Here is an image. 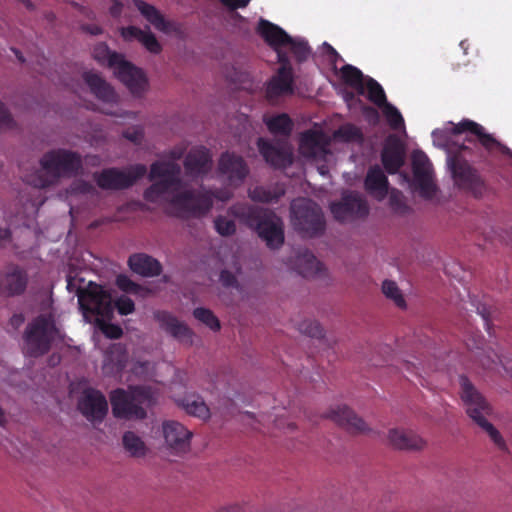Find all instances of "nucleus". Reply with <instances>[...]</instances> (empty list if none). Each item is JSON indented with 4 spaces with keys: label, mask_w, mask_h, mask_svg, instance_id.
<instances>
[{
    "label": "nucleus",
    "mask_w": 512,
    "mask_h": 512,
    "mask_svg": "<svg viewBox=\"0 0 512 512\" xmlns=\"http://www.w3.org/2000/svg\"><path fill=\"white\" fill-rule=\"evenodd\" d=\"M434 142L447 146V165L455 184L480 197L484 181L471 163H487L500 153L512 158V150L488 133L481 124L464 118L459 123L448 122L445 129L432 132Z\"/></svg>",
    "instance_id": "1"
},
{
    "label": "nucleus",
    "mask_w": 512,
    "mask_h": 512,
    "mask_svg": "<svg viewBox=\"0 0 512 512\" xmlns=\"http://www.w3.org/2000/svg\"><path fill=\"white\" fill-rule=\"evenodd\" d=\"M227 213L256 231L269 248H279L284 243L282 220L272 210L247 203H236L228 208Z\"/></svg>",
    "instance_id": "2"
},
{
    "label": "nucleus",
    "mask_w": 512,
    "mask_h": 512,
    "mask_svg": "<svg viewBox=\"0 0 512 512\" xmlns=\"http://www.w3.org/2000/svg\"><path fill=\"white\" fill-rule=\"evenodd\" d=\"M41 170L26 177V182L36 188H46L55 184L63 176H74L82 168V158L77 152L66 149L52 150L40 160Z\"/></svg>",
    "instance_id": "3"
},
{
    "label": "nucleus",
    "mask_w": 512,
    "mask_h": 512,
    "mask_svg": "<svg viewBox=\"0 0 512 512\" xmlns=\"http://www.w3.org/2000/svg\"><path fill=\"white\" fill-rule=\"evenodd\" d=\"M93 57L100 65L112 69L134 96H141L147 90L148 79L143 70L125 60L122 54L111 51L106 43L94 46Z\"/></svg>",
    "instance_id": "4"
},
{
    "label": "nucleus",
    "mask_w": 512,
    "mask_h": 512,
    "mask_svg": "<svg viewBox=\"0 0 512 512\" xmlns=\"http://www.w3.org/2000/svg\"><path fill=\"white\" fill-rule=\"evenodd\" d=\"M461 398L466 406L469 417L485 430L491 440L500 448L505 446L499 431L486 419L491 413V407L485 398L475 389L466 376L460 377Z\"/></svg>",
    "instance_id": "5"
},
{
    "label": "nucleus",
    "mask_w": 512,
    "mask_h": 512,
    "mask_svg": "<svg viewBox=\"0 0 512 512\" xmlns=\"http://www.w3.org/2000/svg\"><path fill=\"white\" fill-rule=\"evenodd\" d=\"M181 167L178 163L155 161L150 166L149 179L159 181L150 185L143 194L147 202L159 203L166 195L177 191L181 185Z\"/></svg>",
    "instance_id": "6"
},
{
    "label": "nucleus",
    "mask_w": 512,
    "mask_h": 512,
    "mask_svg": "<svg viewBox=\"0 0 512 512\" xmlns=\"http://www.w3.org/2000/svg\"><path fill=\"white\" fill-rule=\"evenodd\" d=\"M291 222L304 237H316L324 233L326 221L321 207L311 199L299 198L291 203Z\"/></svg>",
    "instance_id": "7"
},
{
    "label": "nucleus",
    "mask_w": 512,
    "mask_h": 512,
    "mask_svg": "<svg viewBox=\"0 0 512 512\" xmlns=\"http://www.w3.org/2000/svg\"><path fill=\"white\" fill-rule=\"evenodd\" d=\"M58 333L51 313L38 315L29 323L24 333L28 354L39 357L48 353Z\"/></svg>",
    "instance_id": "8"
},
{
    "label": "nucleus",
    "mask_w": 512,
    "mask_h": 512,
    "mask_svg": "<svg viewBox=\"0 0 512 512\" xmlns=\"http://www.w3.org/2000/svg\"><path fill=\"white\" fill-rule=\"evenodd\" d=\"M231 197L230 192L205 191L195 193L192 190L175 193L169 203L181 214L199 216L207 213L213 206V198L225 201Z\"/></svg>",
    "instance_id": "9"
},
{
    "label": "nucleus",
    "mask_w": 512,
    "mask_h": 512,
    "mask_svg": "<svg viewBox=\"0 0 512 512\" xmlns=\"http://www.w3.org/2000/svg\"><path fill=\"white\" fill-rule=\"evenodd\" d=\"M149 399V393L142 387H136L131 392L116 389L110 394L113 415L121 419H144L146 410L143 402Z\"/></svg>",
    "instance_id": "10"
},
{
    "label": "nucleus",
    "mask_w": 512,
    "mask_h": 512,
    "mask_svg": "<svg viewBox=\"0 0 512 512\" xmlns=\"http://www.w3.org/2000/svg\"><path fill=\"white\" fill-rule=\"evenodd\" d=\"M77 296L84 314L95 315L102 319H110L113 316L111 295L102 286L89 282L86 288L78 289Z\"/></svg>",
    "instance_id": "11"
},
{
    "label": "nucleus",
    "mask_w": 512,
    "mask_h": 512,
    "mask_svg": "<svg viewBox=\"0 0 512 512\" xmlns=\"http://www.w3.org/2000/svg\"><path fill=\"white\" fill-rule=\"evenodd\" d=\"M147 172L144 164H135L123 171L118 168H106L100 173H95L97 185L104 190H124L130 188Z\"/></svg>",
    "instance_id": "12"
},
{
    "label": "nucleus",
    "mask_w": 512,
    "mask_h": 512,
    "mask_svg": "<svg viewBox=\"0 0 512 512\" xmlns=\"http://www.w3.org/2000/svg\"><path fill=\"white\" fill-rule=\"evenodd\" d=\"M412 172L415 189L424 199H432L437 191L433 182L432 165L427 155L421 151L412 155Z\"/></svg>",
    "instance_id": "13"
},
{
    "label": "nucleus",
    "mask_w": 512,
    "mask_h": 512,
    "mask_svg": "<svg viewBox=\"0 0 512 512\" xmlns=\"http://www.w3.org/2000/svg\"><path fill=\"white\" fill-rule=\"evenodd\" d=\"M330 209L334 218L341 222L365 218L369 214L367 201L356 192L343 195L341 201L331 204Z\"/></svg>",
    "instance_id": "14"
},
{
    "label": "nucleus",
    "mask_w": 512,
    "mask_h": 512,
    "mask_svg": "<svg viewBox=\"0 0 512 512\" xmlns=\"http://www.w3.org/2000/svg\"><path fill=\"white\" fill-rule=\"evenodd\" d=\"M257 147L265 161L273 168L284 169L293 162V153L287 141L257 140Z\"/></svg>",
    "instance_id": "15"
},
{
    "label": "nucleus",
    "mask_w": 512,
    "mask_h": 512,
    "mask_svg": "<svg viewBox=\"0 0 512 512\" xmlns=\"http://www.w3.org/2000/svg\"><path fill=\"white\" fill-rule=\"evenodd\" d=\"M183 165L188 177L203 178L212 170V154L205 146H194L186 154Z\"/></svg>",
    "instance_id": "16"
},
{
    "label": "nucleus",
    "mask_w": 512,
    "mask_h": 512,
    "mask_svg": "<svg viewBox=\"0 0 512 512\" xmlns=\"http://www.w3.org/2000/svg\"><path fill=\"white\" fill-rule=\"evenodd\" d=\"M219 173L225 176L231 186H240L249 174V168L242 156L231 152L221 154L218 163Z\"/></svg>",
    "instance_id": "17"
},
{
    "label": "nucleus",
    "mask_w": 512,
    "mask_h": 512,
    "mask_svg": "<svg viewBox=\"0 0 512 512\" xmlns=\"http://www.w3.org/2000/svg\"><path fill=\"white\" fill-rule=\"evenodd\" d=\"M78 408L88 420L102 421L108 412V403L100 391L88 388L84 390Z\"/></svg>",
    "instance_id": "18"
},
{
    "label": "nucleus",
    "mask_w": 512,
    "mask_h": 512,
    "mask_svg": "<svg viewBox=\"0 0 512 512\" xmlns=\"http://www.w3.org/2000/svg\"><path fill=\"white\" fill-rule=\"evenodd\" d=\"M28 284L27 272L18 265H9L0 273V294L6 297L21 295Z\"/></svg>",
    "instance_id": "19"
},
{
    "label": "nucleus",
    "mask_w": 512,
    "mask_h": 512,
    "mask_svg": "<svg viewBox=\"0 0 512 512\" xmlns=\"http://www.w3.org/2000/svg\"><path fill=\"white\" fill-rule=\"evenodd\" d=\"M381 162L385 171L396 174L405 163V146L395 135H389L381 151Z\"/></svg>",
    "instance_id": "20"
},
{
    "label": "nucleus",
    "mask_w": 512,
    "mask_h": 512,
    "mask_svg": "<svg viewBox=\"0 0 512 512\" xmlns=\"http://www.w3.org/2000/svg\"><path fill=\"white\" fill-rule=\"evenodd\" d=\"M329 140L321 130H307L299 139V151L307 158H316L328 152Z\"/></svg>",
    "instance_id": "21"
},
{
    "label": "nucleus",
    "mask_w": 512,
    "mask_h": 512,
    "mask_svg": "<svg viewBox=\"0 0 512 512\" xmlns=\"http://www.w3.org/2000/svg\"><path fill=\"white\" fill-rule=\"evenodd\" d=\"M155 320L167 334L181 342L192 343L193 331L177 317L167 311H156Z\"/></svg>",
    "instance_id": "22"
},
{
    "label": "nucleus",
    "mask_w": 512,
    "mask_h": 512,
    "mask_svg": "<svg viewBox=\"0 0 512 512\" xmlns=\"http://www.w3.org/2000/svg\"><path fill=\"white\" fill-rule=\"evenodd\" d=\"M163 435L167 446L176 453L186 452L190 448L192 433L179 422H164Z\"/></svg>",
    "instance_id": "23"
},
{
    "label": "nucleus",
    "mask_w": 512,
    "mask_h": 512,
    "mask_svg": "<svg viewBox=\"0 0 512 512\" xmlns=\"http://www.w3.org/2000/svg\"><path fill=\"white\" fill-rule=\"evenodd\" d=\"M337 425L343 427L349 433L358 434L367 431V424L358 417L349 407L337 406L331 409L327 415Z\"/></svg>",
    "instance_id": "24"
},
{
    "label": "nucleus",
    "mask_w": 512,
    "mask_h": 512,
    "mask_svg": "<svg viewBox=\"0 0 512 512\" xmlns=\"http://www.w3.org/2000/svg\"><path fill=\"white\" fill-rule=\"evenodd\" d=\"M133 3L140 14L158 31L168 34L178 30L177 24L167 20L155 6L143 0H133Z\"/></svg>",
    "instance_id": "25"
},
{
    "label": "nucleus",
    "mask_w": 512,
    "mask_h": 512,
    "mask_svg": "<svg viewBox=\"0 0 512 512\" xmlns=\"http://www.w3.org/2000/svg\"><path fill=\"white\" fill-rule=\"evenodd\" d=\"M390 445L398 450L419 451L426 446V441L412 430L395 428L388 434Z\"/></svg>",
    "instance_id": "26"
},
{
    "label": "nucleus",
    "mask_w": 512,
    "mask_h": 512,
    "mask_svg": "<svg viewBox=\"0 0 512 512\" xmlns=\"http://www.w3.org/2000/svg\"><path fill=\"white\" fill-rule=\"evenodd\" d=\"M92 94L105 103H116L118 95L113 87L101 75L94 71H86L82 75Z\"/></svg>",
    "instance_id": "27"
},
{
    "label": "nucleus",
    "mask_w": 512,
    "mask_h": 512,
    "mask_svg": "<svg viewBox=\"0 0 512 512\" xmlns=\"http://www.w3.org/2000/svg\"><path fill=\"white\" fill-rule=\"evenodd\" d=\"M364 188L369 195L381 201L386 198L389 190V181L378 165L371 166L364 180Z\"/></svg>",
    "instance_id": "28"
},
{
    "label": "nucleus",
    "mask_w": 512,
    "mask_h": 512,
    "mask_svg": "<svg viewBox=\"0 0 512 512\" xmlns=\"http://www.w3.org/2000/svg\"><path fill=\"white\" fill-rule=\"evenodd\" d=\"M129 268L143 277H156L162 273L161 263L146 253H135L128 258Z\"/></svg>",
    "instance_id": "29"
},
{
    "label": "nucleus",
    "mask_w": 512,
    "mask_h": 512,
    "mask_svg": "<svg viewBox=\"0 0 512 512\" xmlns=\"http://www.w3.org/2000/svg\"><path fill=\"white\" fill-rule=\"evenodd\" d=\"M257 32L275 50L287 46V43L292 41V37L281 27L265 19L259 21Z\"/></svg>",
    "instance_id": "30"
},
{
    "label": "nucleus",
    "mask_w": 512,
    "mask_h": 512,
    "mask_svg": "<svg viewBox=\"0 0 512 512\" xmlns=\"http://www.w3.org/2000/svg\"><path fill=\"white\" fill-rule=\"evenodd\" d=\"M293 92V73L288 72L287 68L279 67L277 74L268 82L266 96L272 100L281 95Z\"/></svg>",
    "instance_id": "31"
},
{
    "label": "nucleus",
    "mask_w": 512,
    "mask_h": 512,
    "mask_svg": "<svg viewBox=\"0 0 512 512\" xmlns=\"http://www.w3.org/2000/svg\"><path fill=\"white\" fill-rule=\"evenodd\" d=\"M296 267L299 274L305 278L318 277L324 272L323 264L318 261L315 255L308 249H303L298 252Z\"/></svg>",
    "instance_id": "32"
},
{
    "label": "nucleus",
    "mask_w": 512,
    "mask_h": 512,
    "mask_svg": "<svg viewBox=\"0 0 512 512\" xmlns=\"http://www.w3.org/2000/svg\"><path fill=\"white\" fill-rule=\"evenodd\" d=\"M284 194V188L279 185L273 187L256 186L248 192L252 201L261 203L277 202Z\"/></svg>",
    "instance_id": "33"
},
{
    "label": "nucleus",
    "mask_w": 512,
    "mask_h": 512,
    "mask_svg": "<svg viewBox=\"0 0 512 512\" xmlns=\"http://www.w3.org/2000/svg\"><path fill=\"white\" fill-rule=\"evenodd\" d=\"M341 78L348 86L354 88L358 94H365V81L366 77L363 75L362 71L357 67L352 66L350 64H345L341 70Z\"/></svg>",
    "instance_id": "34"
},
{
    "label": "nucleus",
    "mask_w": 512,
    "mask_h": 512,
    "mask_svg": "<svg viewBox=\"0 0 512 512\" xmlns=\"http://www.w3.org/2000/svg\"><path fill=\"white\" fill-rule=\"evenodd\" d=\"M122 444L125 451L134 458H141L147 454V447L144 441L136 433L127 431L123 434Z\"/></svg>",
    "instance_id": "35"
},
{
    "label": "nucleus",
    "mask_w": 512,
    "mask_h": 512,
    "mask_svg": "<svg viewBox=\"0 0 512 512\" xmlns=\"http://www.w3.org/2000/svg\"><path fill=\"white\" fill-rule=\"evenodd\" d=\"M265 123L268 130L275 135L288 137L293 129V122L285 113L270 117Z\"/></svg>",
    "instance_id": "36"
},
{
    "label": "nucleus",
    "mask_w": 512,
    "mask_h": 512,
    "mask_svg": "<svg viewBox=\"0 0 512 512\" xmlns=\"http://www.w3.org/2000/svg\"><path fill=\"white\" fill-rule=\"evenodd\" d=\"M364 85L365 93L367 92V98L370 102L379 108L388 102L383 87L375 79L367 76Z\"/></svg>",
    "instance_id": "37"
},
{
    "label": "nucleus",
    "mask_w": 512,
    "mask_h": 512,
    "mask_svg": "<svg viewBox=\"0 0 512 512\" xmlns=\"http://www.w3.org/2000/svg\"><path fill=\"white\" fill-rule=\"evenodd\" d=\"M181 405L190 415L203 419L209 416V409L200 397L186 396L182 399Z\"/></svg>",
    "instance_id": "38"
},
{
    "label": "nucleus",
    "mask_w": 512,
    "mask_h": 512,
    "mask_svg": "<svg viewBox=\"0 0 512 512\" xmlns=\"http://www.w3.org/2000/svg\"><path fill=\"white\" fill-rule=\"evenodd\" d=\"M380 108L382 109L383 115L385 116L389 126L393 130H399L400 128L404 127V118L395 106L387 102Z\"/></svg>",
    "instance_id": "39"
},
{
    "label": "nucleus",
    "mask_w": 512,
    "mask_h": 512,
    "mask_svg": "<svg viewBox=\"0 0 512 512\" xmlns=\"http://www.w3.org/2000/svg\"><path fill=\"white\" fill-rule=\"evenodd\" d=\"M193 316L213 331H218L221 328L219 319L210 309L198 307L194 309Z\"/></svg>",
    "instance_id": "40"
},
{
    "label": "nucleus",
    "mask_w": 512,
    "mask_h": 512,
    "mask_svg": "<svg viewBox=\"0 0 512 512\" xmlns=\"http://www.w3.org/2000/svg\"><path fill=\"white\" fill-rule=\"evenodd\" d=\"M106 358L108 361L113 362L117 368H123L127 360L126 347L120 343L113 344L106 352Z\"/></svg>",
    "instance_id": "41"
},
{
    "label": "nucleus",
    "mask_w": 512,
    "mask_h": 512,
    "mask_svg": "<svg viewBox=\"0 0 512 512\" xmlns=\"http://www.w3.org/2000/svg\"><path fill=\"white\" fill-rule=\"evenodd\" d=\"M382 292L383 294L394 301V303L400 307V308H404L405 307V300L397 286V284L394 282V281H391V280H385L383 283H382Z\"/></svg>",
    "instance_id": "42"
},
{
    "label": "nucleus",
    "mask_w": 512,
    "mask_h": 512,
    "mask_svg": "<svg viewBox=\"0 0 512 512\" xmlns=\"http://www.w3.org/2000/svg\"><path fill=\"white\" fill-rule=\"evenodd\" d=\"M298 330L312 338H322L324 336V330L319 322L315 320H304L299 326Z\"/></svg>",
    "instance_id": "43"
},
{
    "label": "nucleus",
    "mask_w": 512,
    "mask_h": 512,
    "mask_svg": "<svg viewBox=\"0 0 512 512\" xmlns=\"http://www.w3.org/2000/svg\"><path fill=\"white\" fill-rule=\"evenodd\" d=\"M214 226L221 236H231L236 232L235 222L226 216H217L214 220Z\"/></svg>",
    "instance_id": "44"
},
{
    "label": "nucleus",
    "mask_w": 512,
    "mask_h": 512,
    "mask_svg": "<svg viewBox=\"0 0 512 512\" xmlns=\"http://www.w3.org/2000/svg\"><path fill=\"white\" fill-rule=\"evenodd\" d=\"M116 285L120 290L131 294H141L143 287L133 282L127 275L120 274L116 278Z\"/></svg>",
    "instance_id": "45"
},
{
    "label": "nucleus",
    "mask_w": 512,
    "mask_h": 512,
    "mask_svg": "<svg viewBox=\"0 0 512 512\" xmlns=\"http://www.w3.org/2000/svg\"><path fill=\"white\" fill-rule=\"evenodd\" d=\"M287 46L290 47L291 52L299 62L305 61L310 54L308 44L304 41H297L292 38V41L287 43Z\"/></svg>",
    "instance_id": "46"
},
{
    "label": "nucleus",
    "mask_w": 512,
    "mask_h": 512,
    "mask_svg": "<svg viewBox=\"0 0 512 512\" xmlns=\"http://www.w3.org/2000/svg\"><path fill=\"white\" fill-rule=\"evenodd\" d=\"M140 43L153 54H159L162 51V46L157 40L156 36L149 30L144 31Z\"/></svg>",
    "instance_id": "47"
},
{
    "label": "nucleus",
    "mask_w": 512,
    "mask_h": 512,
    "mask_svg": "<svg viewBox=\"0 0 512 512\" xmlns=\"http://www.w3.org/2000/svg\"><path fill=\"white\" fill-rule=\"evenodd\" d=\"M114 307L117 309L120 315H129L135 310V304L133 300L125 295H122L115 300L113 308Z\"/></svg>",
    "instance_id": "48"
},
{
    "label": "nucleus",
    "mask_w": 512,
    "mask_h": 512,
    "mask_svg": "<svg viewBox=\"0 0 512 512\" xmlns=\"http://www.w3.org/2000/svg\"><path fill=\"white\" fill-rule=\"evenodd\" d=\"M102 333L110 339H119L123 335L122 328L113 323L98 322Z\"/></svg>",
    "instance_id": "49"
},
{
    "label": "nucleus",
    "mask_w": 512,
    "mask_h": 512,
    "mask_svg": "<svg viewBox=\"0 0 512 512\" xmlns=\"http://www.w3.org/2000/svg\"><path fill=\"white\" fill-rule=\"evenodd\" d=\"M14 126V119L12 118L5 105L0 101V131L13 129Z\"/></svg>",
    "instance_id": "50"
},
{
    "label": "nucleus",
    "mask_w": 512,
    "mask_h": 512,
    "mask_svg": "<svg viewBox=\"0 0 512 512\" xmlns=\"http://www.w3.org/2000/svg\"><path fill=\"white\" fill-rule=\"evenodd\" d=\"M144 31L145 30H142L141 28L136 26H128L122 28L121 35L126 41L137 40L140 42V39L142 38Z\"/></svg>",
    "instance_id": "51"
},
{
    "label": "nucleus",
    "mask_w": 512,
    "mask_h": 512,
    "mask_svg": "<svg viewBox=\"0 0 512 512\" xmlns=\"http://www.w3.org/2000/svg\"><path fill=\"white\" fill-rule=\"evenodd\" d=\"M123 136L131 142L138 144L142 141L144 134L139 128L128 129L123 133Z\"/></svg>",
    "instance_id": "52"
},
{
    "label": "nucleus",
    "mask_w": 512,
    "mask_h": 512,
    "mask_svg": "<svg viewBox=\"0 0 512 512\" xmlns=\"http://www.w3.org/2000/svg\"><path fill=\"white\" fill-rule=\"evenodd\" d=\"M220 282L224 287H234L237 284V279L232 272L222 270L220 273Z\"/></svg>",
    "instance_id": "53"
},
{
    "label": "nucleus",
    "mask_w": 512,
    "mask_h": 512,
    "mask_svg": "<svg viewBox=\"0 0 512 512\" xmlns=\"http://www.w3.org/2000/svg\"><path fill=\"white\" fill-rule=\"evenodd\" d=\"M251 0H221L222 4L230 10L245 8Z\"/></svg>",
    "instance_id": "54"
},
{
    "label": "nucleus",
    "mask_w": 512,
    "mask_h": 512,
    "mask_svg": "<svg viewBox=\"0 0 512 512\" xmlns=\"http://www.w3.org/2000/svg\"><path fill=\"white\" fill-rule=\"evenodd\" d=\"M390 204L395 209H401L405 207V204L402 200V195L399 191H393L390 195Z\"/></svg>",
    "instance_id": "55"
},
{
    "label": "nucleus",
    "mask_w": 512,
    "mask_h": 512,
    "mask_svg": "<svg viewBox=\"0 0 512 512\" xmlns=\"http://www.w3.org/2000/svg\"><path fill=\"white\" fill-rule=\"evenodd\" d=\"M12 240V232L8 227L0 226V247L6 246Z\"/></svg>",
    "instance_id": "56"
},
{
    "label": "nucleus",
    "mask_w": 512,
    "mask_h": 512,
    "mask_svg": "<svg viewBox=\"0 0 512 512\" xmlns=\"http://www.w3.org/2000/svg\"><path fill=\"white\" fill-rule=\"evenodd\" d=\"M276 51L280 67H285L287 68L288 72L293 73V69L287 54L282 51H278V49Z\"/></svg>",
    "instance_id": "57"
},
{
    "label": "nucleus",
    "mask_w": 512,
    "mask_h": 512,
    "mask_svg": "<svg viewBox=\"0 0 512 512\" xmlns=\"http://www.w3.org/2000/svg\"><path fill=\"white\" fill-rule=\"evenodd\" d=\"M185 150L186 148L182 146L174 147L168 151L167 155L173 160L172 162L176 163L175 161L180 160L183 157Z\"/></svg>",
    "instance_id": "58"
},
{
    "label": "nucleus",
    "mask_w": 512,
    "mask_h": 512,
    "mask_svg": "<svg viewBox=\"0 0 512 512\" xmlns=\"http://www.w3.org/2000/svg\"><path fill=\"white\" fill-rule=\"evenodd\" d=\"M122 9H123L122 3L117 0H114L109 9V12L112 17L117 18L121 15Z\"/></svg>",
    "instance_id": "59"
},
{
    "label": "nucleus",
    "mask_w": 512,
    "mask_h": 512,
    "mask_svg": "<svg viewBox=\"0 0 512 512\" xmlns=\"http://www.w3.org/2000/svg\"><path fill=\"white\" fill-rule=\"evenodd\" d=\"M82 29L91 35H99L102 33V28L98 25L86 24L82 26Z\"/></svg>",
    "instance_id": "60"
},
{
    "label": "nucleus",
    "mask_w": 512,
    "mask_h": 512,
    "mask_svg": "<svg viewBox=\"0 0 512 512\" xmlns=\"http://www.w3.org/2000/svg\"><path fill=\"white\" fill-rule=\"evenodd\" d=\"M25 321V318L23 316V314H14L11 318H10V324L14 327V328H18L20 327Z\"/></svg>",
    "instance_id": "61"
},
{
    "label": "nucleus",
    "mask_w": 512,
    "mask_h": 512,
    "mask_svg": "<svg viewBox=\"0 0 512 512\" xmlns=\"http://www.w3.org/2000/svg\"><path fill=\"white\" fill-rule=\"evenodd\" d=\"M324 45L327 49L331 61L335 62L338 58H340L338 52L331 45H329L328 43H324Z\"/></svg>",
    "instance_id": "62"
},
{
    "label": "nucleus",
    "mask_w": 512,
    "mask_h": 512,
    "mask_svg": "<svg viewBox=\"0 0 512 512\" xmlns=\"http://www.w3.org/2000/svg\"><path fill=\"white\" fill-rule=\"evenodd\" d=\"M480 314H481V316H482V318H483V320L485 322V326H486L487 331H489L490 327H489L488 315L485 313L484 310L481 311Z\"/></svg>",
    "instance_id": "63"
},
{
    "label": "nucleus",
    "mask_w": 512,
    "mask_h": 512,
    "mask_svg": "<svg viewBox=\"0 0 512 512\" xmlns=\"http://www.w3.org/2000/svg\"><path fill=\"white\" fill-rule=\"evenodd\" d=\"M12 51L15 53L16 57L18 58V60L20 62L23 63L25 61V59L23 58V56L19 50L13 48Z\"/></svg>",
    "instance_id": "64"
}]
</instances>
